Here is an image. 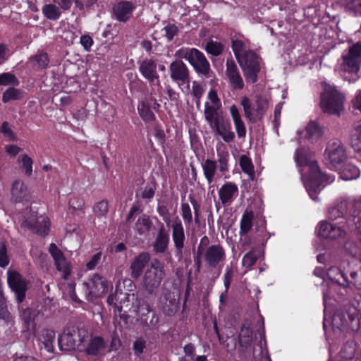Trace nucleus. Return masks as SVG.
I'll use <instances>...</instances> for the list:
<instances>
[{
	"label": "nucleus",
	"mask_w": 361,
	"mask_h": 361,
	"mask_svg": "<svg viewBox=\"0 0 361 361\" xmlns=\"http://www.w3.org/2000/svg\"><path fill=\"white\" fill-rule=\"evenodd\" d=\"M87 298L92 300L107 292L109 286L104 278L94 274L88 282L82 283Z\"/></svg>",
	"instance_id": "nucleus-17"
},
{
	"label": "nucleus",
	"mask_w": 361,
	"mask_h": 361,
	"mask_svg": "<svg viewBox=\"0 0 361 361\" xmlns=\"http://www.w3.org/2000/svg\"><path fill=\"white\" fill-rule=\"evenodd\" d=\"M305 137L312 144H320L323 140V129L315 121H310L305 128Z\"/></svg>",
	"instance_id": "nucleus-28"
},
{
	"label": "nucleus",
	"mask_w": 361,
	"mask_h": 361,
	"mask_svg": "<svg viewBox=\"0 0 361 361\" xmlns=\"http://www.w3.org/2000/svg\"><path fill=\"white\" fill-rule=\"evenodd\" d=\"M240 103L243 107L245 116L254 123L262 119L268 106L267 101L261 97L256 98L253 106L247 97H243Z\"/></svg>",
	"instance_id": "nucleus-13"
},
{
	"label": "nucleus",
	"mask_w": 361,
	"mask_h": 361,
	"mask_svg": "<svg viewBox=\"0 0 361 361\" xmlns=\"http://www.w3.org/2000/svg\"><path fill=\"white\" fill-rule=\"evenodd\" d=\"M157 64L152 59H145L140 62L139 71L142 76L145 78L151 86L152 93H159L161 90V85L159 76L157 71Z\"/></svg>",
	"instance_id": "nucleus-12"
},
{
	"label": "nucleus",
	"mask_w": 361,
	"mask_h": 361,
	"mask_svg": "<svg viewBox=\"0 0 361 361\" xmlns=\"http://www.w3.org/2000/svg\"><path fill=\"white\" fill-rule=\"evenodd\" d=\"M21 97V92L14 87L7 89L2 95V102L7 103L11 100L19 99Z\"/></svg>",
	"instance_id": "nucleus-51"
},
{
	"label": "nucleus",
	"mask_w": 361,
	"mask_h": 361,
	"mask_svg": "<svg viewBox=\"0 0 361 361\" xmlns=\"http://www.w3.org/2000/svg\"><path fill=\"white\" fill-rule=\"evenodd\" d=\"M165 276L164 265L158 260L152 262L150 267L146 271L143 286L149 294H155Z\"/></svg>",
	"instance_id": "nucleus-8"
},
{
	"label": "nucleus",
	"mask_w": 361,
	"mask_h": 361,
	"mask_svg": "<svg viewBox=\"0 0 361 361\" xmlns=\"http://www.w3.org/2000/svg\"><path fill=\"white\" fill-rule=\"evenodd\" d=\"M327 216L332 221L346 216V225L348 228L358 233V229L351 228L349 223H352L354 218L355 223H357L358 217L361 216V202L348 197L341 198L334 206L329 208Z\"/></svg>",
	"instance_id": "nucleus-2"
},
{
	"label": "nucleus",
	"mask_w": 361,
	"mask_h": 361,
	"mask_svg": "<svg viewBox=\"0 0 361 361\" xmlns=\"http://www.w3.org/2000/svg\"><path fill=\"white\" fill-rule=\"evenodd\" d=\"M169 243V235L164 232V226H161L158 232L156 240L153 244L154 250L157 253L164 252Z\"/></svg>",
	"instance_id": "nucleus-35"
},
{
	"label": "nucleus",
	"mask_w": 361,
	"mask_h": 361,
	"mask_svg": "<svg viewBox=\"0 0 361 361\" xmlns=\"http://www.w3.org/2000/svg\"><path fill=\"white\" fill-rule=\"evenodd\" d=\"M121 309H126L124 312H129L136 314L137 316H142L149 313L152 311L149 304L138 298L135 293H127L125 299H121Z\"/></svg>",
	"instance_id": "nucleus-14"
},
{
	"label": "nucleus",
	"mask_w": 361,
	"mask_h": 361,
	"mask_svg": "<svg viewBox=\"0 0 361 361\" xmlns=\"http://www.w3.org/2000/svg\"><path fill=\"white\" fill-rule=\"evenodd\" d=\"M253 219V212L252 211L246 210L243 214L241 221H240V235L242 237L243 235H246L252 228V221Z\"/></svg>",
	"instance_id": "nucleus-43"
},
{
	"label": "nucleus",
	"mask_w": 361,
	"mask_h": 361,
	"mask_svg": "<svg viewBox=\"0 0 361 361\" xmlns=\"http://www.w3.org/2000/svg\"><path fill=\"white\" fill-rule=\"evenodd\" d=\"M350 143L357 156L361 157V123L354 125L350 135Z\"/></svg>",
	"instance_id": "nucleus-37"
},
{
	"label": "nucleus",
	"mask_w": 361,
	"mask_h": 361,
	"mask_svg": "<svg viewBox=\"0 0 361 361\" xmlns=\"http://www.w3.org/2000/svg\"><path fill=\"white\" fill-rule=\"evenodd\" d=\"M318 235L324 238L336 239L342 238L345 235V231L336 224L321 221L317 227Z\"/></svg>",
	"instance_id": "nucleus-20"
},
{
	"label": "nucleus",
	"mask_w": 361,
	"mask_h": 361,
	"mask_svg": "<svg viewBox=\"0 0 361 361\" xmlns=\"http://www.w3.org/2000/svg\"><path fill=\"white\" fill-rule=\"evenodd\" d=\"M42 11L47 19L56 20L61 16L63 10L56 4H49L44 5Z\"/></svg>",
	"instance_id": "nucleus-41"
},
{
	"label": "nucleus",
	"mask_w": 361,
	"mask_h": 361,
	"mask_svg": "<svg viewBox=\"0 0 361 361\" xmlns=\"http://www.w3.org/2000/svg\"><path fill=\"white\" fill-rule=\"evenodd\" d=\"M25 214H29V216H25L22 223L23 226L27 227L40 235H45L48 233L50 223L47 216L42 215L37 216V212L31 210L26 211Z\"/></svg>",
	"instance_id": "nucleus-15"
},
{
	"label": "nucleus",
	"mask_w": 361,
	"mask_h": 361,
	"mask_svg": "<svg viewBox=\"0 0 361 361\" xmlns=\"http://www.w3.org/2000/svg\"><path fill=\"white\" fill-rule=\"evenodd\" d=\"M157 211L159 216L162 217V219L166 223V226H169L171 221L168 207L163 203H159Z\"/></svg>",
	"instance_id": "nucleus-56"
},
{
	"label": "nucleus",
	"mask_w": 361,
	"mask_h": 361,
	"mask_svg": "<svg viewBox=\"0 0 361 361\" xmlns=\"http://www.w3.org/2000/svg\"><path fill=\"white\" fill-rule=\"evenodd\" d=\"M171 80L176 82L181 91L188 94L190 92V72L185 63L181 60H176L169 66Z\"/></svg>",
	"instance_id": "nucleus-9"
},
{
	"label": "nucleus",
	"mask_w": 361,
	"mask_h": 361,
	"mask_svg": "<svg viewBox=\"0 0 361 361\" xmlns=\"http://www.w3.org/2000/svg\"><path fill=\"white\" fill-rule=\"evenodd\" d=\"M357 350V344L353 339H349L345 341L340 350L339 356L343 360L342 361H354L356 357Z\"/></svg>",
	"instance_id": "nucleus-31"
},
{
	"label": "nucleus",
	"mask_w": 361,
	"mask_h": 361,
	"mask_svg": "<svg viewBox=\"0 0 361 361\" xmlns=\"http://www.w3.org/2000/svg\"><path fill=\"white\" fill-rule=\"evenodd\" d=\"M32 159L27 154H24L22 157V165L25 169V174L30 176L32 173Z\"/></svg>",
	"instance_id": "nucleus-61"
},
{
	"label": "nucleus",
	"mask_w": 361,
	"mask_h": 361,
	"mask_svg": "<svg viewBox=\"0 0 361 361\" xmlns=\"http://www.w3.org/2000/svg\"><path fill=\"white\" fill-rule=\"evenodd\" d=\"M160 309L166 316L174 315L179 307V300L171 293H165L160 298Z\"/></svg>",
	"instance_id": "nucleus-25"
},
{
	"label": "nucleus",
	"mask_w": 361,
	"mask_h": 361,
	"mask_svg": "<svg viewBox=\"0 0 361 361\" xmlns=\"http://www.w3.org/2000/svg\"><path fill=\"white\" fill-rule=\"evenodd\" d=\"M181 216L185 224H190L192 222V211L188 203L181 204Z\"/></svg>",
	"instance_id": "nucleus-58"
},
{
	"label": "nucleus",
	"mask_w": 361,
	"mask_h": 361,
	"mask_svg": "<svg viewBox=\"0 0 361 361\" xmlns=\"http://www.w3.org/2000/svg\"><path fill=\"white\" fill-rule=\"evenodd\" d=\"M203 257L207 264L212 267H216L226 259L224 248L220 245H212L202 251Z\"/></svg>",
	"instance_id": "nucleus-21"
},
{
	"label": "nucleus",
	"mask_w": 361,
	"mask_h": 361,
	"mask_svg": "<svg viewBox=\"0 0 361 361\" xmlns=\"http://www.w3.org/2000/svg\"><path fill=\"white\" fill-rule=\"evenodd\" d=\"M201 166L208 184H211L213 183L217 171L216 161L208 159L201 164Z\"/></svg>",
	"instance_id": "nucleus-36"
},
{
	"label": "nucleus",
	"mask_w": 361,
	"mask_h": 361,
	"mask_svg": "<svg viewBox=\"0 0 361 361\" xmlns=\"http://www.w3.org/2000/svg\"><path fill=\"white\" fill-rule=\"evenodd\" d=\"M53 2L56 4H57L60 8L66 11L71 9L72 5L73 3L75 4V5L78 4V0H52Z\"/></svg>",
	"instance_id": "nucleus-63"
},
{
	"label": "nucleus",
	"mask_w": 361,
	"mask_h": 361,
	"mask_svg": "<svg viewBox=\"0 0 361 361\" xmlns=\"http://www.w3.org/2000/svg\"><path fill=\"white\" fill-rule=\"evenodd\" d=\"M219 202L230 206L238 195V187L233 182H226L218 191Z\"/></svg>",
	"instance_id": "nucleus-23"
},
{
	"label": "nucleus",
	"mask_w": 361,
	"mask_h": 361,
	"mask_svg": "<svg viewBox=\"0 0 361 361\" xmlns=\"http://www.w3.org/2000/svg\"><path fill=\"white\" fill-rule=\"evenodd\" d=\"M173 228V240L176 248L181 252L184 247L185 234L184 229L181 221L176 219L172 225Z\"/></svg>",
	"instance_id": "nucleus-30"
},
{
	"label": "nucleus",
	"mask_w": 361,
	"mask_h": 361,
	"mask_svg": "<svg viewBox=\"0 0 361 361\" xmlns=\"http://www.w3.org/2000/svg\"><path fill=\"white\" fill-rule=\"evenodd\" d=\"M19 82L16 77L10 73H4L0 74V85H18Z\"/></svg>",
	"instance_id": "nucleus-53"
},
{
	"label": "nucleus",
	"mask_w": 361,
	"mask_h": 361,
	"mask_svg": "<svg viewBox=\"0 0 361 361\" xmlns=\"http://www.w3.org/2000/svg\"><path fill=\"white\" fill-rule=\"evenodd\" d=\"M190 92L195 99L196 105L199 106L200 105L201 98L204 92V85L202 83L195 80L192 82V89L191 90H190L189 93Z\"/></svg>",
	"instance_id": "nucleus-46"
},
{
	"label": "nucleus",
	"mask_w": 361,
	"mask_h": 361,
	"mask_svg": "<svg viewBox=\"0 0 361 361\" xmlns=\"http://www.w3.org/2000/svg\"><path fill=\"white\" fill-rule=\"evenodd\" d=\"M11 193V200L14 202H23L30 198L27 188L20 180H16L13 183Z\"/></svg>",
	"instance_id": "nucleus-27"
},
{
	"label": "nucleus",
	"mask_w": 361,
	"mask_h": 361,
	"mask_svg": "<svg viewBox=\"0 0 361 361\" xmlns=\"http://www.w3.org/2000/svg\"><path fill=\"white\" fill-rule=\"evenodd\" d=\"M345 97L334 86L324 85V91L321 95V107L330 114L339 115L343 110Z\"/></svg>",
	"instance_id": "nucleus-6"
},
{
	"label": "nucleus",
	"mask_w": 361,
	"mask_h": 361,
	"mask_svg": "<svg viewBox=\"0 0 361 361\" xmlns=\"http://www.w3.org/2000/svg\"><path fill=\"white\" fill-rule=\"evenodd\" d=\"M163 30L164 31L165 37L167 38L169 41H171L173 37L177 35L178 32V27L174 24H168L166 25Z\"/></svg>",
	"instance_id": "nucleus-60"
},
{
	"label": "nucleus",
	"mask_w": 361,
	"mask_h": 361,
	"mask_svg": "<svg viewBox=\"0 0 361 361\" xmlns=\"http://www.w3.org/2000/svg\"><path fill=\"white\" fill-rule=\"evenodd\" d=\"M207 101L204 104V118H212L216 116L221 115L219 111L221 108V102L214 89H210L207 96Z\"/></svg>",
	"instance_id": "nucleus-19"
},
{
	"label": "nucleus",
	"mask_w": 361,
	"mask_h": 361,
	"mask_svg": "<svg viewBox=\"0 0 361 361\" xmlns=\"http://www.w3.org/2000/svg\"><path fill=\"white\" fill-rule=\"evenodd\" d=\"M294 159L301 168V178L310 197L314 202H319L318 195L324 188L323 183H331L334 178L321 172L317 162L312 159V154L309 149L305 147L297 149Z\"/></svg>",
	"instance_id": "nucleus-1"
},
{
	"label": "nucleus",
	"mask_w": 361,
	"mask_h": 361,
	"mask_svg": "<svg viewBox=\"0 0 361 361\" xmlns=\"http://www.w3.org/2000/svg\"><path fill=\"white\" fill-rule=\"evenodd\" d=\"M257 260V256L254 251L246 253L242 260V264L244 267L250 269Z\"/></svg>",
	"instance_id": "nucleus-57"
},
{
	"label": "nucleus",
	"mask_w": 361,
	"mask_h": 361,
	"mask_svg": "<svg viewBox=\"0 0 361 361\" xmlns=\"http://www.w3.org/2000/svg\"><path fill=\"white\" fill-rule=\"evenodd\" d=\"M37 312L35 310L27 307L23 310L20 314V318L24 322L26 328L28 329L31 324L34 322Z\"/></svg>",
	"instance_id": "nucleus-48"
},
{
	"label": "nucleus",
	"mask_w": 361,
	"mask_h": 361,
	"mask_svg": "<svg viewBox=\"0 0 361 361\" xmlns=\"http://www.w3.org/2000/svg\"><path fill=\"white\" fill-rule=\"evenodd\" d=\"M145 347L146 341L142 338H137L133 343V350L135 355L137 356L141 355L143 353Z\"/></svg>",
	"instance_id": "nucleus-64"
},
{
	"label": "nucleus",
	"mask_w": 361,
	"mask_h": 361,
	"mask_svg": "<svg viewBox=\"0 0 361 361\" xmlns=\"http://www.w3.org/2000/svg\"><path fill=\"white\" fill-rule=\"evenodd\" d=\"M49 252L54 259L57 270L61 271L62 277L66 279L71 274V269L63 253L54 243L50 244Z\"/></svg>",
	"instance_id": "nucleus-18"
},
{
	"label": "nucleus",
	"mask_w": 361,
	"mask_h": 361,
	"mask_svg": "<svg viewBox=\"0 0 361 361\" xmlns=\"http://www.w3.org/2000/svg\"><path fill=\"white\" fill-rule=\"evenodd\" d=\"M176 56L185 59L202 78L210 77V64L202 52L195 48H181L176 51Z\"/></svg>",
	"instance_id": "nucleus-4"
},
{
	"label": "nucleus",
	"mask_w": 361,
	"mask_h": 361,
	"mask_svg": "<svg viewBox=\"0 0 361 361\" xmlns=\"http://www.w3.org/2000/svg\"><path fill=\"white\" fill-rule=\"evenodd\" d=\"M361 68V42H357L345 50L338 61L336 71L340 74H357Z\"/></svg>",
	"instance_id": "nucleus-5"
},
{
	"label": "nucleus",
	"mask_w": 361,
	"mask_h": 361,
	"mask_svg": "<svg viewBox=\"0 0 361 361\" xmlns=\"http://www.w3.org/2000/svg\"><path fill=\"white\" fill-rule=\"evenodd\" d=\"M325 163L332 170L341 169L347 160V154L343 145L338 140L329 143L325 154Z\"/></svg>",
	"instance_id": "nucleus-7"
},
{
	"label": "nucleus",
	"mask_w": 361,
	"mask_h": 361,
	"mask_svg": "<svg viewBox=\"0 0 361 361\" xmlns=\"http://www.w3.org/2000/svg\"><path fill=\"white\" fill-rule=\"evenodd\" d=\"M32 61L40 68H46L49 65V58L46 53H41L30 59Z\"/></svg>",
	"instance_id": "nucleus-55"
},
{
	"label": "nucleus",
	"mask_w": 361,
	"mask_h": 361,
	"mask_svg": "<svg viewBox=\"0 0 361 361\" xmlns=\"http://www.w3.org/2000/svg\"><path fill=\"white\" fill-rule=\"evenodd\" d=\"M232 48L237 59L250 50L249 42L239 39L232 41Z\"/></svg>",
	"instance_id": "nucleus-44"
},
{
	"label": "nucleus",
	"mask_w": 361,
	"mask_h": 361,
	"mask_svg": "<svg viewBox=\"0 0 361 361\" xmlns=\"http://www.w3.org/2000/svg\"><path fill=\"white\" fill-rule=\"evenodd\" d=\"M137 110L140 117L145 121H152L154 118L153 112L146 102H143L137 106Z\"/></svg>",
	"instance_id": "nucleus-49"
},
{
	"label": "nucleus",
	"mask_w": 361,
	"mask_h": 361,
	"mask_svg": "<svg viewBox=\"0 0 361 361\" xmlns=\"http://www.w3.org/2000/svg\"><path fill=\"white\" fill-rule=\"evenodd\" d=\"M229 111L238 137H244L246 135V128L242 120L239 109L235 105H232L229 108Z\"/></svg>",
	"instance_id": "nucleus-33"
},
{
	"label": "nucleus",
	"mask_w": 361,
	"mask_h": 361,
	"mask_svg": "<svg viewBox=\"0 0 361 361\" xmlns=\"http://www.w3.org/2000/svg\"><path fill=\"white\" fill-rule=\"evenodd\" d=\"M78 350L87 355L99 356L104 353L106 342L103 337L90 334L85 329H78Z\"/></svg>",
	"instance_id": "nucleus-3"
},
{
	"label": "nucleus",
	"mask_w": 361,
	"mask_h": 361,
	"mask_svg": "<svg viewBox=\"0 0 361 361\" xmlns=\"http://www.w3.org/2000/svg\"><path fill=\"white\" fill-rule=\"evenodd\" d=\"M347 8L355 15L361 16V0H350L347 4Z\"/></svg>",
	"instance_id": "nucleus-62"
},
{
	"label": "nucleus",
	"mask_w": 361,
	"mask_h": 361,
	"mask_svg": "<svg viewBox=\"0 0 361 361\" xmlns=\"http://www.w3.org/2000/svg\"><path fill=\"white\" fill-rule=\"evenodd\" d=\"M252 341V330L250 324L248 323H244L239 334L240 345L245 348H247L250 346Z\"/></svg>",
	"instance_id": "nucleus-40"
},
{
	"label": "nucleus",
	"mask_w": 361,
	"mask_h": 361,
	"mask_svg": "<svg viewBox=\"0 0 361 361\" xmlns=\"http://www.w3.org/2000/svg\"><path fill=\"white\" fill-rule=\"evenodd\" d=\"M206 51L211 55L217 56L223 51V45L218 42L211 40L205 46Z\"/></svg>",
	"instance_id": "nucleus-50"
},
{
	"label": "nucleus",
	"mask_w": 361,
	"mask_h": 361,
	"mask_svg": "<svg viewBox=\"0 0 361 361\" xmlns=\"http://www.w3.org/2000/svg\"><path fill=\"white\" fill-rule=\"evenodd\" d=\"M59 343L61 349L64 350H71L75 349L76 344L75 339L71 334H64L60 336Z\"/></svg>",
	"instance_id": "nucleus-45"
},
{
	"label": "nucleus",
	"mask_w": 361,
	"mask_h": 361,
	"mask_svg": "<svg viewBox=\"0 0 361 361\" xmlns=\"http://www.w3.org/2000/svg\"><path fill=\"white\" fill-rule=\"evenodd\" d=\"M85 201L82 197L79 196H73L69 200L70 209L73 211H81L83 209Z\"/></svg>",
	"instance_id": "nucleus-59"
},
{
	"label": "nucleus",
	"mask_w": 361,
	"mask_h": 361,
	"mask_svg": "<svg viewBox=\"0 0 361 361\" xmlns=\"http://www.w3.org/2000/svg\"><path fill=\"white\" fill-rule=\"evenodd\" d=\"M217 161L219 165V171L225 173L228 171L229 153L226 146L221 143L216 146Z\"/></svg>",
	"instance_id": "nucleus-34"
},
{
	"label": "nucleus",
	"mask_w": 361,
	"mask_h": 361,
	"mask_svg": "<svg viewBox=\"0 0 361 361\" xmlns=\"http://www.w3.org/2000/svg\"><path fill=\"white\" fill-rule=\"evenodd\" d=\"M93 211L98 217L104 216L109 211V204L106 200H102L94 206Z\"/></svg>",
	"instance_id": "nucleus-54"
},
{
	"label": "nucleus",
	"mask_w": 361,
	"mask_h": 361,
	"mask_svg": "<svg viewBox=\"0 0 361 361\" xmlns=\"http://www.w3.org/2000/svg\"><path fill=\"white\" fill-rule=\"evenodd\" d=\"M11 316L8 310L6 298L0 286V319L6 322L11 320Z\"/></svg>",
	"instance_id": "nucleus-47"
},
{
	"label": "nucleus",
	"mask_w": 361,
	"mask_h": 361,
	"mask_svg": "<svg viewBox=\"0 0 361 361\" xmlns=\"http://www.w3.org/2000/svg\"><path fill=\"white\" fill-rule=\"evenodd\" d=\"M240 166L242 171L248 176V179L253 180L255 178V172L252 160L247 155H241L240 157Z\"/></svg>",
	"instance_id": "nucleus-42"
},
{
	"label": "nucleus",
	"mask_w": 361,
	"mask_h": 361,
	"mask_svg": "<svg viewBox=\"0 0 361 361\" xmlns=\"http://www.w3.org/2000/svg\"><path fill=\"white\" fill-rule=\"evenodd\" d=\"M135 8L132 2L121 1L114 5L112 18L119 22L126 23L130 20Z\"/></svg>",
	"instance_id": "nucleus-22"
},
{
	"label": "nucleus",
	"mask_w": 361,
	"mask_h": 361,
	"mask_svg": "<svg viewBox=\"0 0 361 361\" xmlns=\"http://www.w3.org/2000/svg\"><path fill=\"white\" fill-rule=\"evenodd\" d=\"M7 282L15 293L18 303L23 301L28 288V281L15 270L7 271Z\"/></svg>",
	"instance_id": "nucleus-16"
},
{
	"label": "nucleus",
	"mask_w": 361,
	"mask_h": 361,
	"mask_svg": "<svg viewBox=\"0 0 361 361\" xmlns=\"http://www.w3.org/2000/svg\"><path fill=\"white\" fill-rule=\"evenodd\" d=\"M326 275L328 276L329 279L331 281V285L326 283V286L331 289H332L336 285L343 286L344 288L349 286V282L347 276L339 268L336 267H330L326 272Z\"/></svg>",
	"instance_id": "nucleus-26"
},
{
	"label": "nucleus",
	"mask_w": 361,
	"mask_h": 361,
	"mask_svg": "<svg viewBox=\"0 0 361 361\" xmlns=\"http://www.w3.org/2000/svg\"><path fill=\"white\" fill-rule=\"evenodd\" d=\"M226 66V75L231 87L233 90H242L244 82L235 61L232 59H227Z\"/></svg>",
	"instance_id": "nucleus-24"
},
{
	"label": "nucleus",
	"mask_w": 361,
	"mask_h": 361,
	"mask_svg": "<svg viewBox=\"0 0 361 361\" xmlns=\"http://www.w3.org/2000/svg\"><path fill=\"white\" fill-rule=\"evenodd\" d=\"M237 60L243 71L244 76L247 82L251 83L255 82L257 79V73L259 71L257 55L253 51L250 50Z\"/></svg>",
	"instance_id": "nucleus-11"
},
{
	"label": "nucleus",
	"mask_w": 361,
	"mask_h": 361,
	"mask_svg": "<svg viewBox=\"0 0 361 361\" xmlns=\"http://www.w3.org/2000/svg\"><path fill=\"white\" fill-rule=\"evenodd\" d=\"M149 255L147 252H142L135 258L130 266L131 276L134 279L139 278L144 267L149 261Z\"/></svg>",
	"instance_id": "nucleus-29"
},
{
	"label": "nucleus",
	"mask_w": 361,
	"mask_h": 361,
	"mask_svg": "<svg viewBox=\"0 0 361 361\" xmlns=\"http://www.w3.org/2000/svg\"><path fill=\"white\" fill-rule=\"evenodd\" d=\"M37 339L44 345V349L49 352L54 351L55 331L50 329H42L37 335Z\"/></svg>",
	"instance_id": "nucleus-32"
},
{
	"label": "nucleus",
	"mask_w": 361,
	"mask_h": 361,
	"mask_svg": "<svg viewBox=\"0 0 361 361\" xmlns=\"http://www.w3.org/2000/svg\"><path fill=\"white\" fill-rule=\"evenodd\" d=\"M152 223L148 216L141 215L137 220L134 229L140 235H147L149 232Z\"/></svg>",
	"instance_id": "nucleus-39"
},
{
	"label": "nucleus",
	"mask_w": 361,
	"mask_h": 361,
	"mask_svg": "<svg viewBox=\"0 0 361 361\" xmlns=\"http://www.w3.org/2000/svg\"><path fill=\"white\" fill-rule=\"evenodd\" d=\"M340 176L344 180H352L357 178L360 175V169L355 165L348 163L343 164L341 169H339Z\"/></svg>",
	"instance_id": "nucleus-38"
},
{
	"label": "nucleus",
	"mask_w": 361,
	"mask_h": 361,
	"mask_svg": "<svg viewBox=\"0 0 361 361\" xmlns=\"http://www.w3.org/2000/svg\"><path fill=\"white\" fill-rule=\"evenodd\" d=\"M205 121L209 125L214 137H221L227 143L233 141L235 133L232 131L231 124L228 120L224 118L222 114Z\"/></svg>",
	"instance_id": "nucleus-10"
},
{
	"label": "nucleus",
	"mask_w": 361,
	"mask_h": 361,
	"mask_svg": "<svg viewBox=\"0 0 361 361\" xmlns=\"http://www.w3.org/2000/svg\"><path fill=\"white\" fill-rule=\"evenodd\" d=\"M349 284L352 283L356 288L361 290V262H359L356 270L350 272Z\"/></svg>",
	"instance_id": "nucleus-52"
}]
</instances>
